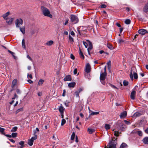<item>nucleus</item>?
<instances>
[{"instance_id":"nucleus-1","label":"nucleus","mask_w":148,"mask_h":148,"mask_svg":"<svg viewBox=\"0 0 148 148\" xmlns=\"http://www.w3.org/2000/svg\"><path fill=\"white\" fill-rule=\"evenodd\" d=\"M41 9L43 14L45 16L49 17L51 18L52 17V15L50 14V11L48 9L43 7H42Z\"/></svg>"},{"instance_id":"nucleus-2","label":"nucleus","mask_w":148,"mask_h":148,"mask_svg":"<svg viewBox=\"0 0 148 148\" xmlns=\"http://www.w3.org/2000/svg\"><path fill=\"white\" fill-rule=\"evenodd\" d=\"M34 136L32 137L29 140L28 144L30 146H32L33 144V142L34 140H35L37 138V136L36 135V131L35 130L34 131Z\"/></svg>"},{"instance_id":"nucleus-3","label":"nucleus","mask_w":148,"mask_h":148,"mask_svg":"<svg viewBox=\"0 0 148 148\" xmlns=\"http://www.w3.org/2000/svg\"><path fill=\"white\" fill-rule=\"evenodd\" d=\"M70 19L71 22L74 24L77 23L79 21V19L77 16L73 14L71 15Z\"/></svg>"},{"instance_id":"nucleus-4","label":"nucleus","mask_w":148,"mask_h":148,"mask_svg":"<svg viewBox=\"0 0 148 148\" xmlns=\"http://www.w3.org/2000/svg\"><path fill=\"white\" fill-rule=\"evenodd\" d=\"M106 75L107 73H102L100 74V80L103 81V82H101V83L103 84H104V81L105 79Z\"/></svg>"},{"instance_id":"nucleus-5","label":"nucleus","mask_w":148,"mask_h":148,"mask_svg":"<svg viewBox=\"0 0 148 148\" xmlns=\"http://www.w3.org/2000/svg\"><path fill=\"white\" fill-rule=\"evenodd\" d=\"M23 23V20L21 18L17 19L16 21L15 24L16 27H19Z\"/></svg>"},{"instance_id":"nucleus-6","label":"nucleus","mask_w":148,"mask_h":148,"mask_svg":"<svg viewBox=\"0 0 148 148\" xmlns=\"http://www.w3.org/2000/svg\"><path fill=\"white\" fill-rule=\"evenodd\" d=\"M115 141V140H112V141L109 143V147L108 148V147L106 146L105 147V148H116V145L113 143H114Z\"/></svg>"},{"instance_id":"nucleus-7","label":"nucleus","mask_w":148,"mask_h":148,"mask_svg":"<svg viewBox=\"0 0 148 148\" xmlns=\"http://www.w3.org/2000/svg\"><path fill=\"white\" fill-rule=\"evenodd\" d=\"M14 19L12 18H6L5 20H6V23L9 25H11L12 23V22Z\"/></svg>"},{"instance_id":"nucleus-8","label":"nucleus","mask_w":148,"mask_h":148,"mask_svg":"<svg viewBox=\"0 0 148 148\" xmlns=\"http://www.w3.org/2000/svg\"><path fill=\"white\" fill-rule=\"evenodd\" d=\"M138 32L139 34L142 35H144L145 34L148 33L147 31L143 29H139L138 31Z\"/></svg>"},{"instance_id":"nucleus-9","label":"nucleus","mask_w":148,"mask_h":148,"mask_svg":"<svg viewBox=\"0 0 148 148\" xmlns=\"http://www.w3.org/2000/svg\"><path fill=\"white\" fill-rule=\"evenodd\" d=\"M91 71L90 66L89 63L87 64L86 67L85 72L87 73H89Z\"/></svg>"},{"instance_id":"nucleus-10","label":"nucleus","mask_w":148,"mask_h":148,"mask_svg":"<svg viewBox=\"0 0 148 148\" xmlns=\"http://www.w3.org/2000/svg\"><path fill=\"white\" fill-rule=\"evenodd\" d=\"M87 41L89 42V47L87 49L88 51V54L89 55L90 54V51L91 50L92 48V44L91 42H90L89 40Z\"/></svg>"},{"instance_id":"nucleus-11","label":"nucleus","mask_w":148,"mask_h":148,"mask_svg":"<svg viewBox=\"0 0 148 148\" xmlns=\"http://www.w3.org/2000/svg\"><path fill=\"white\" fill-rule=\"evenodd\" d=\"M127 115V112L126 111H124L121 113L120 115V117L121 119L125 118Z\"/></svg>"},{"instance_id":"nucleus-12","label":"nucleus","mask_w":148,"mask_h":148,"mask_svg":"<svg viewBox=\"0 0 148 148\" xmlns=\"http://www.w3.org/2000/svg\"><path fill=\"white\" fill-rule=\"evenodd\" d=\"M136 94V92L134 90H132L131 92L130 97L131 99L134 100L135 99V96Z\"/></svg>"},{"instance_id":"nucleus-13","label":"nucleus","mask_w":148,"mask_h":148,"mask_svg":"<svg viewBox=\"0 0 148 148\" xmlns=\"http://www.w3.org/2000/svg\"><path fill=\"white\" fill-rule=\"evenodd\" d=\"M143 11L145 13L148 12V2L144 6L143 8Z\"/></svg>"},{"instance_id":"nucleus-14","label":"nucleus","mask_w":148,"mask_h":148,"mask_svg":"<svg viewBox=\"0 0 148 148\" xmlns=\"http://www.w3.org/2000/svg\"><path fill=\"white\" fill-rule=\"evenodd\" d=\"M64 81H71V79L70 75H68L65 77L64 79Z\"/></svg>"},{"instance_id":"nucleus-15","label":"nucleus","mask_w":148,"mask_h":148,"mask_svg":"<svg viewBox=\"0 0 148 148\" xmlns=\"http://www.w3.org/2000/svg\"><path fill=\"white\" fill-rule=\"evenodd\" d=\"M17 80L16 79H14L12 82V87L13 88L17 83Z\"/></svg>"},{"instance_id":"nucleus-16","label":"nucleus","mask_w":148,"mask_h":148,"mask_svg":"<svg viewBox=\"0 0 148 148\" xmlns=\"http://www.w3.org/2000/svg\"><path fill=\"white\" fill-rule=\"evenodd\" d=\"M142 141L144 144H148V137H145L142 140Z\"/></svg>"},{"instance_id":"nucleus-17","label":"nucleus","mask_w":148,"mask_h":148,"mask_svg":"<svg viewBox=\"0 0 148 148\" xmlns=\"http://www.w3.org/2000/svg\"><path fill=\"white\" fill-rule=\"evenodd\" d=\"M75 84L76 83L75 82H73L69 84L68 86L70 88H74L75 87Z\"/></svg>"},{"instance_id":"nucleus-18","label":"nucleus","mask_w":148,"mask_h":148,"mask_svg":"<svg viewBox=\"0 0 148 148\" xmlns=\"http://www.w3.org/2000/svg\"><path fill=\"white\" fill-rule=\"evenodd\" d=\"M10 12H7L5 14L3 15L2 16L3 17V18L5 19H6L7 18V17L8 16V15L10 14Z\"/></svg>"},{"instance_id":"nucleus-19","label":"nucleus","mask_w":148,"mask_h":148,"mask_svg":"<svg viewBox=\"0 0 148 148\" xmlns=\"http://www.w3.org/2000/svg\"><path fill=\"white\" fill-rule=\"evenodd\" d=\"M119 130L121 131H123L124 129V127H123V125L122 124H121L119 125V127L118 128Z\"/></svg>"},{"instance_id":"nucleus-20","label":"nucleus","mask_w":148,"mask_h":148,"mask_svg":"<svg viewBox=\"0 0 148 148\" xmlns=\"http://www.w3.org/2000/svg\"><path fill=\"white\" fill-rule=\"evenodd\" d=\"M79 55H80V57L82 58V59H84V55L83 53L82 52L81 49L79 48Z\"/></svg>"},{"instance_id":"nucleus-21","label":"nucleus","mask_w":148,"mask_h":148,"mask_svg":"<svg viewBox=\"0 0 148 148\" xmlns=\"http://www.w3.org/2000/svg\"><path fill=\"white\" fill-rule=\"evenodd\" d=\"M5 129L0 127V133L1 134L5 135Z\"/></svg>"},{"instance_id":"nucleus-22","label":"nucleus","mask_w":148,"mask_h":148,"mask_svg":"<svg viewBox=\"0 0 148 148\" xmlns=\"http://www.w3.org/2000/svg\"><path fill=\"white\" fill-rule=\"evenodd\" d=\"M20 29L21 32L23 34L25 33V27L23 26L22 27H20Z\"/></svg>"},{"instance_id":"nucleus-23","label":"nucleus","mask_w":148,"mask_h":148,"mask_svg":"<svg viewBox=\"0 0 148 148\" xmlns=\"http://www.w3.org/2000/svg\"><path fill=\"white\" fill-rule=\"evenodd\" d=\"M88 131L90 134H91L95 132V130L94 129L88 128Z\"/></svg>"},{"instance_id":"nucleus-24","label":"nucleus","mask_w":148,"mask_h":148,"mask_svg":"<svg viewBox=\"0 0 148 148\" xmlns=\"http://www.w3.org/2000/svg\"><path fill=\"white\" fill-rule=\"evenodd\" d=\"M53 43V42L52 40H50L47 42L46 43V45L47 46H51Z\"/></svg>"},{"instance_id":"nucleus-25","label":"nucleus","mask_w":148,"mask_h":148,"mask_svg":"<svg viewBox=\"0 0 148 148\" xmlns=\"http://www.w3.org/2000/svg\"><path fill=\"white\" fill-rule=\"evenodd\" d=\"M105 127L106 130H108L110 128V125L109 124H106L105 125Z\"/></svg>"},{"instance_id":"nucleus-26","label":"nucleus","mask_w":148,"mask_h":148,"mask_svg":"<svg viewBox=\"0 0 148 148\" xmlns=\"http://www.w3.org/2000/svg\"><path fill=\"white\" fill-rule=\"evenodd\" d=\"M59 110L61 113H62L63 112V108L62 106H60L59 109Z\"/></svg>"},{"instance_id":"nucleus-27","label":"nucleus","mask_w":148,"mask_h":148,"mask_svg":"<svg viewBox=\"0 0 148 148\" xmlns=\"http://www.w3.org/2000/svg\"><path fill=\"white\" fill-rule=\"evenodd\" d=\"M107 65L108 69L110 71L111 66V62L110 61H109V62L107 63Z\"/></svg>"},{"instance_id":"nucleus-28","label":"nucleus","mask_w":148,"mask_h":148,"mask_svg":"<svg viewBox=\"0 0 148 148\" xmlns=\"http://www.w3.org/2000/svg\"><path fill=\"white\" fill-rule=\"evenodd\" d=\"M25 40L24 39H23L22 42V45L24 49H25L26 47L25 45Z\"/></svg>"},{"instance_id":"nucleus-29","label":"nucleus","mask_w":148,"mask_h":148,"mask_svg":"<svg viewBox=\"0 0 148 148\" xmlns=\"http://www.w3.org/2000/svg\"><path fill=\"white\" fill-rule=\"evenodd\" d=\"M127 145L125 143H123L120 146V148H124L125 147H127Z\"/></svg>"},{"instance_id":"nucleus-30","label":"nucleus","mask_w":148,"mask_h":148,"mask_svg":"<svg viewBox=\"0 0 148 148\" xmlns=\"http://www.w3.org/2000/svg\"><path fill=\"white\" fill-rule=\"evenodd\" d=\"M133 76L134 79H137L138 78V75L135 72H133Z\"/></svg>"},{"instance_id":"nucleus-31","label":"nucleus","mask_w":148,"mask_h":148,"mask_svg":"<svg viewBox=\"0 0 148 148\" xmlns=\"http://www.w3.org/2000/svg\"><path fill=\"white\" fill-rule=\"evenodd\" d=\"M44 81L42 79H40L38 82V85H41L43 82H44Z\"/></svg>"},{"instance_id":"nucleus-32","label":"nucleus","mask_w":148,"mask_h":148,"mask_svg":"<svg viewBox=\"0 0 148 148\" xmlns=\"http://www.w3.org/2000/svg\"><path fill=\"white\" fill-rule=\"evenodd\" d=\"M141 115V114L139 112H136L134 113L133 115V116L134 117H137Z\"/></svg>"},{"instance_id":"nucleus-33","label":"nucleus","mask_w":148,"mask_h":148,"mask_svg":"<svg viewBox=\"0 0 148 148\" xmlns=\"http://www.w3.org/2000/svg\"><path fill=\"white\" fill-rule=\"evenodd\" d=\"M124 40L121 39H118V42L119 44H121L122 43L124 42Z\"/></svg>"},{"instance_id":"nucleus-34","label":"nucleus","mask_w":148,"mask_h":148,"mask_svg":"<svg viewBox=\"0 0 148 148\" xmlns=\"http://www.w3.org/2000/svg\"><path fill=\"white\" fill-rule=\"evenodd\" d=\"M18 127H14L11 130V132H16L17 129Z\"/></svg>"},{"instance_id":"nucleus-35","label":"nucleus","mask_w":148,"mask_h":148,"mask_svg":"<svg viewBox=\"0 0 148 148\" xmlns=\"http://www.w3.org/2000/svg\"><path fill=\"white\" fill-rule=\"evenodd\" d=\"M130 78L132 80H133V75L132 69L131 70V72H130Z\"/></svg>"},{"instance_id":"nucleus-36","label":"nucleus","mask_w":148,"mask_h":148,"mask_svg":"<svg viewBox=\"0 0 148 148\" xmlns=\"http://www.w3.org/2000/svg\"><path fill=\"white\" fill-rule=\"evenodd\" d=\"M75 134L74 132H73V133L72 134V135L71 136V140H73L75 137Z\"/></svg>"},{"instance_id":"nucleus-37","label":"nucleus","mask_w":148,"mask_h":148,"mask_svg":"<svg viewBox=\"0 0 148 148\" xmlns=\"http://www.w3.org/2000/svg\"><path fill=\"white\" fill-rule=\"evenodd\" d=\"M125 23L127 24H129L130 23L131 21L130 19H127L125 20Z\"/></svg>"},{"instance_id":"nucleus-38","label":"nucleus","mask_w":148,"mask_h":148,"mask_svg":"<svg viewBox=\"0 0 148 148\" xmlns=\"http://www.w3.org/2000/svg\"><path fill=\"white\" fill-rule=\"evenodd\" d=\"M69 39L71 43H73L74 42L73 38L70 35L69 36Z\"/></svg>"},{"instance_id":"nucleus-39","label":"nucleus","mask_w":148,"mask_h":148,"mask_svg":"<svg viewBox=\"0 0 148 148\" xmlns=\"http://www.w3.org/2000/svg\"><path fill=\"white\" fill-rule=\"evenodd\" d=\"M89 73H87L86 72L84 73V75L85 77L88 79H89L90 76V75L89 74Z\"/></svg>"},{"instance_id":"nucleus-40","label":"nucleus","mask_w":148,"mask_h":148,"mask_svg":"<svg viewBox=\"0 0 148 148\" xmlns=\"http://www.w3.org/2000/svg\"><path fill=\"white\" fill-rule=\"evenodd\" d=\"M17 135V133H13L12 134V136L13 138H15L16 137Z\"/></svg>"},{"instance_id":"nucleus-41","label":"nucleus","mask_w":148,"mask_h":148,"mask_svg":"<svg viewBox=\"0 0 148 148\" xmlns=\"http://www.w3.org/2000/svg\"><path fill=\"white\" fill-rule=\"evenodd\" d=\"M123 84L124 86H127L128 84V82L126 80H124L123 82Z\"/></svg>"},{"instance_id":"nucleus-42","label":"nucleus","mask_w":148,"mask_h":148,"mask_svg":"<svg viewBox=\"0 0 148 148\" xmlns=\"http://www.w3.org/2000/svg\"><path fill=\"white\" fill-rule=\"evenodd\" d=\"M66 123V120L64 119H63L62 121L61 125L63 126Z\"/></svg>"},{"instance_id":"nucleus-43","label":"nucleus","mask_w":148,"mask_h":148,"mask_svg":"<svg viewBox=\"0 0 148 148\" xmlns=\"http://www.w3.org/2000/svg\"><path fill=\"white\" fill-rule=\"evenodd\" d=\"M99 112H93L90 114V115H96L99 114Z\"/></svg>"},{"instance_id":"nucleus-44","label":"nucleus","mask_w":148,"mask_h":148,"mask_svg":"<svg viewBox=\"0 0 148 148\" xmlns=\"http://www.w3.org/2000/svg\"><path fill=\"white\" fill-rule=\"evenodd\" d=\"M137 133L138 135L140 136H142L143 135V134L142 132L140 131H137Z\"/></svg>"},{"instance_id":"nucleus-45","label":"nucleus","mask_w":148,"mask_h":148,"mask_svg":"<svg viewBox=\"0 0 148 148\" xmlns=\"http://www.w3.org/2000/svg\"><path fill=\"white\" fill-rule=\"evenodd\" d=\"M119 132L118 131H114V134L115 136H119Z\"/></svg>"},{"instance_id":"nucleus-46","label":"nucleus","mask_w":148,"mask_h":148,"mask_svg":"<svg viewBox=\"0 0 148 148\" xmlns=\"http://www.w3.org/2000/svg\"><path fill=\"white\" fill-rule=\"evenodd\" d=\"M100 7L101 8H105L107 7V5L105 4H101L100 5Z\"/></svg>"},{"instance_id":"nucleus-47","label":"nucleus","mask_w":148,"mask_h":148,"mask_svg":"<svg viewBox=\"0 0 148 148\" xmlns=\"http://www.w3.org/2000/svg\"><path fill=\"white\" fill-rule=\"evenodd\" d=\"M24 143V142L23 141H21L19 143V144L22 146H23Z\"/></svg>"},{"instance_id":"nucleus-48","label":"nucleus","mask_w":148,"mask_h":148,"mask_svg":"<svg viewBox=\"0 0 148 148\" xmlns=\"http://www.w3.org/2000/svg\"><path fill=\"white\" fill-rule=\"evenodd\" d=\"M83 43L84 45L85 46V47L86 48H87L88 46V44H87V43L86 42L84 41H83Z\"/></svg>"},{"instance_id":"nucleus-49","label":"nucleus","mask_w":148,"mask_h":148,"mask_svg":"<svg viewBox=\"0 0 148 148\" xmlns=\"http://www.w3.org/2000/svg\"><path fill=\"white\" fill-rule=\"evenodd\" d=\"M16 92L18 94H20L21 93V90L18 89H16Z\"/></svg>"},{"instance_id":"nucleus-50","label":"nucleus","mask_w":148,"mask_h":148,"mask_svg":"<svg viewBox=\"0 0 148 148\" xmlns=\"http://www.w3.org/2000/svg\"><path fill=\"white\" fill-rule=\"evenodd\" d=\"M83 90V88H80L77 90V91L79 93L80 92L82 91Z\"/></svg>"},{"instance_id":"nucleus-51","label":"nucleus","mask_w":148,"mask_h":148,"mask_svg":"<svg viewBox=\"0 0 148 148\" xmlns=\"http://www.w3.org/2000/svg\"><path fill=\"white\" fill-rule=\"evenodd\" d=\"M79 93L77 91H75V94L76 95V97H79Z\"/></svg>"},{"instance_id":"nucleus-52","label":"nucleus","mask_w":148,"mask_h":148,"mask_svg":"<svg viewBox=\"0 0 148 148\" xmlns=\"http://www.w3.org/2000/svg\"><path fill=\"white\" fill-rule=\"evenodd\" d=\"M124 121L125 123L127 125H129L130 124V123L129 121L125 120H124Z\"/></svg>"},{"instance_id":"nucleus-53","label":"nucleus","mask_w":148,"mask_h":148,"mask_svg":"<svg viewBox=\"0 0 148 148\" xmlns=\"http://www.w3.org/2000/svg\"><path fill=\"white\" fill-rule=\"evenodd\" d=\"M70 57H71V58L73 60H74V59L75 58L74 56L72 54H71Z\"/></svg>"},{"instance_id":"nucleus-54","label":"nucleus","mask_w":148,"mask_h":148,"mask_svg":"<svg viewBox=\"0 0 148 148\" xmlns=\"http://www.w3.org/2000/svg\"><path fill=\"white\" fill-rule=\"evenodd\" d=\"M77 73V69H74L73 71V73L74 75H75Z\"/></svg>"},{"instance_id":"nucleus-55","label":"nucleus","mask_w":148,"mask_h":148,"mask_svg":"<svg viewBox=\"0 0 148 148\" xmlns=\"http://www.w3.org/2000/svg\"><path fill=\"white\" fill-rule=\"evenodd\" d=\"M18 98V96L16 95V93H15L14 95V97L12 98V99H14L15 98Z\"/></svg>"},{"instance_id":"nucleus-56","label":"nucleus","mask_w":148,"mask_h":148,"mask_svg":"<svg viewBox=\"0 0 148 148\" xmlns=\"http://www.w3.org/2000/svg\"><path fill=\"white\" fill-rule=\"evenodd\" d=\"M27 77H29L30 79H32V75L31 74H28L27 75Z\"/></svg>"},{"instance_id":"nucleus-57","label":"nucleus","mask_w":148,"mask_h":148,"mask_svg":"<svg viewBox=\"0 0 148 148\" xmlns=\"http://www.w3.org/2000/svg\"><path fill=\"white\" fill-rule=\"evenodd\" d=\"M35 33V32L34 30H32L30 31V33L32 35H33Z\"/></svg>"},{"instance_id":"nucleus-58","label":"nucleus","mask_w":148,"mask_h":148,"mask_svg":"<svg viewBox=\"0 0 148 148\" xmlns=\"http://www.w3.org/2000/svg\"><path fill=\"white\" fill-rule=\"evenodd\" d=\"M5 136L7 137H9V138H11V137H12V135H9V134H5V135H4Z\"/></svg>"},{"instance_id":"nucleus-59","label":"nucleus","mask_w":148,"mask_h":148,"mask_svg":"<svg viewBox=\"0 0 148 148\" xmlns=\"http://www.w3.org/2000/svg\"><path fill=\"white\" fill-rule=\"evenodd\" d=\"M64 34L66 35H68V32L66 31H64Z\"/></svg>"},{"instance_id":"nucleus-60","label":"nucleus","mask_w":148,"mask_h":148,"mask_svg":"<svg viewBox=\"0 0 148 148\" xmlns=\"http://www.w3.org/2000/svg\"><path fill=\"white\" fill-rule=\"evenodd\" d=\"M22 110L23 109L22 108L19 109H18L16 111L17 113L18 112L20 111H22Z\"/></svg>"},{"instance_id":"nucleus-61","label":"nucleus","mask_w":148,"mask_h":148,"mask_svg":"<svg viewBox=\"0 0 148 148\" xmlns=\"http://www.w3.org/2000/svg\"><path fill=\"white\" fill-rule=\"evenodd\" d=\"M71 35L73 36H75V33L73 31H72L71 32Z\"/></svg>"},{"instance_id":"nucleus-62","label":"nucleus","mask_w":148,"mask_h":148,"mask_svg":"<svg viewBox=\"0 0 148 148\" xmlns=\"http://www.w3.org/2000/svg\"><path fill=\"white\" fill-rule=\"evenodd\" d=\"M27 58L29 59L31 61L32 60V59L29 56V55H28L27 56Z\"/></svg>"},{"instance_id":"nucleus-63","label":"nucleus","mask_w":148,"mask_h":148,"mask_svg":"<svg viewBox=\"0 0 148 148\" xmlns=\"http://www.w3.org/2000/svg\"><path fill=\"white\" fill-rule=\"evenodd\" d=\"M68 21H69V19H66V22L64 23V25H66L67 24V23H68Z\"/></svg>"},{"instance_id":"nucleus-64","label":"nucleus","mask_w":148,"mask_h":148,"mask_svg":"<svg viewBox=\"0 0 148 148\" xmlns=\"http://www.w3.org/2000/svg\"><path fill=\"white\" fill-rule=\"evenodd\" d=\"M38 95L39 96H41L42 95V93L41 92H39L38 93Z\"/></svg>"}]
</instances>
